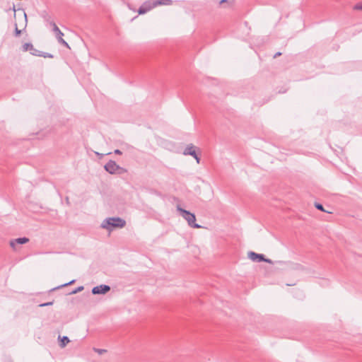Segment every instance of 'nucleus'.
I'll use <instances>...</instances> for the list:
<instances>
[{"mask_svg":"<svg viewBox=\"0 0 362 362\" xmlns=\"http://www.w3.org/2000/svg\"><path fill=\"white\" fill-rule=\"evenodd\" d=\"M126 221L120 217H110L103 220L101 228L111 231L114 228H122L125 226Z\"/></svg>","mask_w":362,"mask_h":362,"instance_id":"1","label":"nucleus"},{"mask_svg":"<svg viewBox=\"0 0 362 362\" xmlns=\"http://www.w3.org/2000/svg\"><path fill=\"white\" fill-rule=\"evenodd\" d=\"M177 211L180 212V215L182 216V218L186 220L188 225L193 228H202V226H200L198 223H196V216L194 214L191 213L189 211H187L182 208L180 205H177L176 206Z\"/></svg>","mask_w":362,"mask_h":362,"instance_id":"2","label":"nucleus"},{"mask_svg":"<svg viewBox=\"0 0 362 362\" xmlns=\"http://www.w3.org/2000/svg\"><path fill=\"white\" fill-rule=\"evenodd\" d=\"M247 256L253 262H265L269 264H273V261L272 259L265 258L264 255L262 254H257L255 252H249Z\"/></svg>","mask_w":362,"mask_h":362,"instance_id":"3","label":"nucleus"},{"mask_svg":"<svg viewBox=\"0 0 362 362\" xmlns=\"http://www.w3.org/2000/svg\"><path fill=\"white\" fill-rule=\"evenodd\" d=\"M155 7L156 4L154 0H148L144 2L139 7L138 13L140 15L145 14Z\"/></svg>","mask_w":362,"mask_h":362,"instance_id":"4","label":"nucleus"},{"mask_svg":"<svg viewBox=\"0 0 362 362\" xmlns=\"http://www.w3.org/2000/svg\"><path fill=\"white\" fill-rule=\"evenodd\" d=\"M51 25L53 27V32L55 33L56 37L59 43L64 45V47L69 48V44L62 38L64 33L59 30L55 23L52 22Z\"/></svg>","mask_w":362,"mask_h":362,"instance_id":"5","label":"nucleus"},{"mask_svg":"<svg viewBox=\"0 0 362 362\" xmlns=\"http://www.w3.org/2000/svg\"><path fill=\"white\" fill-rule=\"evenodd\" d=\"M105 170L110 174H115L117 170H122L114 160H109L104 166Z\"/></svg>","mask_w":362,"mask_h":362,"instance_id":"6","label":"nucleus"},{"mask_svg":"<svg viewBox=\"0 0 362 362\" xmlns=\"http://www.w3.org/2000/svg\"><path fill=\"white\" fill-rule=\"evenodd\" d=\"M183 154L185 156H192L195 158L197 163H200V158L197 156L196 152V147L194 145H188L184 150Z\"/></svg>","mask_w":362,"mask_h":362,"instance_id":"7","label":"nucleus"},{"mask_svg":"<svg viewBox=\"0 0 362 362\" xmlns=\"http://www.w3.org/2000/svg\"><path fill=\"white\" fill-rule=\"evenodd\" d=\"M110 286L108 285L101 284L96 286L92 288V293L93 295L105 294L110 291Z\"/></svg>","mask_w":362,"mask_h":362,"instance_id":"8","label":"nucleus"},{"mask_svg":"<svg viewBox=\"0 0 362 362\" xmlns=\"http://www.w3.org/2000/svg\"><path fill=\"white\" fill-rule=\"evenodd\" d=\"M29 241V239L27 238H18L10 242V245L11 247L14 248L16 244H25Z\"/></svg>","mask_w":362,"mask_h":362,"instance_id":"9","label":"nucleus"},{"mask_svg":"<svg viewBox=\"0 0 362 362\" xmlns=\"http://www.w3.org/2000/svg\"><path fill=\"white\" fill-rule=\"evenodd\" d=\"M22 48H23V52L30 51L31 54L36 55V54L35 52L36 51V49H34L33 45L31 43H29V42L25 43L23 45Z\"/></svg>","mask_w":362,"mask_h":362,"instance_id":"10","label":"nucleus"},{"mask_svg":"<svg viewBox=\"0 0 362 362\" xmlns=\"http://www.w3.org/2000/svg\"><path fill=\"white\" fill-rule=\"evenodd\" d=\"M156 7L161 5H171L173 4L172 0H154Z\"/></svg>","mask_w":362,"mask_h":362,"instance_id":"11","label":"nucleus"},{"mask_svg":"<svg viewBox=\"0 0 362 362\" xmlns=\"http://www.w3.org/2000/svg\"><path fill=\"white\" fill-rule=\"evenodd\" d=\"M69 339L68 337L66 336H64L62 338H61V341H60V346L62 348H64L66 346V344L69 342Z\"/></svg>","mask_w":362,"mask_h":362,"instance_id":"12","label":"nucleus"},{"mask_svg":"<svg viewBox=\"0 0 362 362\" xmlns=\"http://www.w3.org/2000/svg\"><path fill=\"white\" fill-rule=\"evenodd\" d=\"M83 286H78V288H75L74 290H73L70 293L71 294H76L80 291H82L83 290Z\"/></svg>","mask_w":362,"mask_h":362,"instance_id":"13","label":"nucleus"},{"mask_svg":"<svg viewBox=\"0 0 362 362\" xmlns=\"http://www.w3.org/2000/svg\"><path fill=\"white\" fill-rule=\"evenodd\" d=\"M93 351L100 355L107 351V350H105V349H97V348H94Z\"/></svg>","mask_w":362,"mask_h":362,"instance_id":"14","label":"nucleus"},{"mask_svg":"<svg viewBox=\"0 0 362 362\" xmlns=\"http://www.w3.org/2000/svg\"><path fill=\"white\" fill-rule=\"evenodd\" d=\"M315 206L320 211H326L325 209H324V207L321 204H319V203H315Z\"/></svg>","mask_w":362,"mask_h":362,"instance_id":"15","label":"nucleus"},{"mask_svg":"<svg viewBox=\"0 0 362 362\" xmlns=\"http://www.w3.org/2000/svg\"><path fill=\"white\" fill-rule=\"evenodd\" d=\"M21 33V30L18 28L17 24L15 23V35L16 37L19 36Z\"/></svg>","mask_w":362,"mask_h":362,"instance_id":"16","label":"nucleus"},{"mask_svg":"<svg viewBox=\"0 0 362 362\" xmlns=\"http://www.w3.org/2000/svg\"><path fill=\"white\" fill-rule=\"evenodd\" d=\"M52 304H53V301L42 303L39 306L40 307H46V306L52 305Z\"/></svg>","mask_w":362,"mask_h":362,"instance_id":"17","label":"nucleus"},{"mask_svg":"<svg viewBox=\"0 0 362 362\" xmlns=\"http://www.w3.org/2000/svg\"><path fill=\"white\" fill-rule=\"evenodd\" d=\"M354 8L356 10H362V4H358L355 5Z\"/></svg>","mask_w":362,"mask_h":362,"instance_id":"18","label":"nucleus"},{"mask_svg":"<svg viewBox=\"0 0 362 362\" xmlns=\"http://www.w3.org/2000/svg\"><path fill=\"white\" fill-rule=\"evenodd\" d=\"M74 281H75V280H72V281H69V283H66V284H62V286H60L59 287H64V286H68V285H71V284H74Z\"/></svg>","mask_w":362,"mask_h":362,"instance_id":"19","label":"nucleus"},{"mask_svg":"<svg viewBox=\"0 0 362 362\" xmlns=\"http://www.w3.org/2000/svg\"><path fill=\"white\" fill-rule=\"evenodd\" d=\"M114 153L115 154H117V155H121L122 154V151L120 150H119V149L115 150Z\"/></svg>","mask_w":362,"mask_h":362,"instance_id":"20","label":"nucleus"},{"mask_svg":"<svg viewBox=\"0 0 362 362\" xmlns=\"http://www.w3.org/2000/svg\"><path fill=\"white\" fill-rule=\"evenodd\" d=\"M281 52H276V53L274 54V58H276L277 57H279V56H281Z\"/></svg>","mask_w":362,"mask_h":362,"instance_id":"21","label":"nucleus"},{"mask_svg":"<svg viewBox=\"0 0 362 362\" xmlns=\"http://www.w3.org/2000/svg\"><path fill=\"white\" fill-rule=\"evenodd\" d=\"M276 263H278V264H280V265H284V264H286V262H283V261H278V262H276Z\"/></svg>","mask_w":362,"mask_h":362,"instance_id":"22","label":"nucleus"},{"mask_svg":"<svg viewBox=\"0 0 362 362\" xmlns=\"http://www.w3.org/2000/svg\"><path fill=\"white\" fill-rule=\"evenodd\" d=\"M13 12H14V15H16V9H15V6H13Z\"/></svg>","mask_w":362,"mask_h":362,"instance_id":"23","label":"nucleus"},{"mask_svg":"<svg viewBox=\"0 0 362 362\" xmlns=\"http://www.w3.org/2000/svg\"><path fill=\"white\" fill-rule=\"evenodd\" d=\"M24 16H25V21H27V15L25 13H24Z\"/></svg>","mask_w":362,"mask_h":362,"instance_id":"24","label":"nucleus"},{"mask_svg":"<svg viewBox=\"0 0 362 362\" xmlns=\"http://www.w3.org/2000/svg\"><path fill=\"white\" fill-rule=\"evenodd\" d=\"M226 1V0H221L220 3L222 4V3H225Z\"/></svg>","mask_w":362,"mask_h":362,"instance_id":"25","label":"nucleus"},{"mask_svg":"<svg viewBox=\"0 0 362 362\" xmlns=\"http://www.w3.org/2000/svg\"><path fill=\"white\" fill-rule=\"evenodd\" d=\"M66 202L69 203V198L68 197L66 199Z\"/></svg>","mask_w":362,"mask_h":362,"instance_id":"26","label":"nucleus"}]
</instances>
